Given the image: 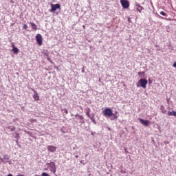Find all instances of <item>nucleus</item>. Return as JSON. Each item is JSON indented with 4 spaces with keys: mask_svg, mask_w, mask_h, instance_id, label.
Wrapping results in <instances>:
<instances>
[{
    "mask_svg": "<svg viewBox=\"0 0 176 176\" xmlns=\"http://www.w3.org/2000/svg\"><path fill=\"white\" fill-rule=\"evenodd\" d=\"M104 116H108L110 118V120H118V111H116L115 113H113L111 109L106 108L104 111Z\"/></svg>",
    "mask_w": 176,
    "mask_h": 176,
    "instance_id": "obj_1",
    "label": "nucleus"
},
{
    "mask_svg": "<svg viewBox=\"0 0 176 176\" xmlns=\"http://www.w3.org/2000/svg\"><path fill=\"white\" fill-rule=\"evenodd\" d=\"M46 165L48 166V167H50V170L52 173L56 174L57 168H56V164L54 162H51L50 163H47Z\"/></svg>",
    "mask_w": 176,
    "mask_h": 176,
    "instance_id": "obj_2",
    "label": "nucleus"
},
{
    "mask_svg": "<svg viewBox=\"0 0 176 176\" xmlns=\"http://www.w3.org/2000/svg\"><path fill=\"white\" fill-rule=\"evenodd\" d=\"M36 41L38 45H39V46H42V43L43 42V38H42V35L41 34H37L36 35Z\"/></svg>",
    "mask_w": 176,
    "mask_h": 176,
    "instance_id": "obj_3",
    "label": "nucleus"
},
{
    "mask_svg": "<svg viewBox=\"0 0 176 176\" xmlns=\"http://www.w3.org/2000/svg\"><path fill=\"white\" fill-rule=\"evenodd\" d=\"M121 5L124 9H128L130 6V3L127 0H120Z\"/></svg>",
    "mask_w": 176,
    "mask_h": 176,
    "instance_id": "obj_4",
    "label": "nucleus"
},
{
    "mask_svg": "<svg viewBox=\"0 0 176 176\" xmlns=\"http://www.w3.org/2000/svg\"><path fill=\"white\" fill-rule=\"evenodd\" d=\"M140 83L141 87L143 89H146V85H148V80H146L145 78H141L140 80Z\"/></svg>",
    "mask_w": 176,
    "mask_h": 176,
    "instance_id": "obj_5",
    "label": "nucleus"
},
{
    "mask_svg": "<svg viewBox=\"0 0 176 176\" xmlns=\"http://www.w3.org/2000/svg\"><path fill=\"white\" fill-rule=\"evenodd\" d=\"M60 8H61L60 4H52L50 12H56L57 9H60Z\"/></svg>",
    "mask_w": 176,
    "mask_h": 176,
    "instance_id": "obj_6",
    "label": "nucleus"
},
{
    "mask_svg": "<svg viewBox=\"0 0 176 176\" xmlns=\"http://www.w3.org/2000/svg\"><path fill=\"white\" fill-rule=\"evenodd\" d=\"M47 151H50V152L54 153L56 152V151H57V147L54 146H47Z\"/></svg>",
    "mask_w": 176,
    "mask_h": 176,
    "instance_id": "obj_7",
    "label": "nucleus"
},
{
    "mask_svg": "<svg viewBox=\"0 0 176 176\" xmlns=\"http://www.w3.org/2000/svg\"><path fill=\"white\" fill-rule=\"evenodd\" d=\"M139 120H140V123H142V124H143V126H149V121L145 120L142 118H140Z\"/></svg>",
    "mask_w": 176,
    "mask_h": 176,
    "instance_id": "obj_8",
    "label": "nucleus"
},
{
    "mask_svg": "<svg viewBox=\"0 0 176 176\" xmlns=\"http://www.w3.org/2000/svg\"><path fill=\"white\" fill-rule=\"evenodd\" d=\"M34 95H33V98L36 100V101H39V95L38 94V92H36V91L34 90Z\"/></svg>",
    "mask_w": 176,
    "mask_h": 176,
    "instance_id": "obj_9",
    "label": "nucleus"
},
{
    "mask_svg": "<svg viewBox=\"0 0 176 176\" xmlns=\"http://www.w3.org/2000/svg\"><path fill=\"white\" fill-rule=\"evenodd\" d=\"M32 30H34V31H36V30H38V28H36V24H35L34 23L30 22V23Z\"/></svg>",
    "mask_w": 176,
    "mask_h": 176,
    "instance_id": "obj_10",
    "label": "nucleus"
},
{
    "mask_svg": "<svg viewBox=\"0 0 176 176\" xmlns=\"http://www.w3.org/2000/svg\"><path fill=\"white\" fill-rule=\"evenodd\" d=\"M6 129L10 130V131H14V130H16V128L13 126H6Z\"/></svg>",
    "mask_w": 176,
    "mask_h": 176,
    "instance_id": "obj_11",
    "label": "nucleus"
},
{
    "mask_svg": "<svg viewBox=\"0 0 176 176\" xmlns=\"http://www.w3.org/2000/svg\"><path fill=\"white\" fill-rule=\"evenodd\" d=\"M168 116H176V111H168Z\"/></svg>",
    "mask_w": 176,
    "mask_h": 176,
    "instance_id": "obj_12",
    "label": "nucleus"
},
{
    "mask_svg": "<svg viewBox=\"0 0 176 176\" xmlns=\"http://www.w3.org/2000/svg\"><path fill=\"white\" fill-rule=\"evenodd\" d=\"M12 52L14 54H17V53H19V48H17L16 47H13Z\"/></svg>",
    "mask_w": 176,
    "mask_h": 176,
    "instance_id": "obj_13",
    "label": "nucleus"
},
{
    "mask_svg": "<svg viewBox=\"0 0 176 176\" xmlns=\"http://www.w3.org/2000/svg\"><path fill=\"white\" fill-rule=\"evenodd\" d=\"M144 10V8H142V6L138 5L137 6V11L140 12V13H141V11Z\"/></svg>",
    "mask_w": 176,
    "mask_h": 176,
    "instance_id": "obj_14",
    "label": "nucleus"
},
{
    "mask_svg": "<svg viewBox=\"0 0 176 176\" xmlns=\"http://www.w3.org/2000/svg\"><path fill=\"white\" fill-rule=\"evenodd\" d=\"M3 159H5V160H9V155H4L3 156Z\"/></svg>",
    "mask_w": 176,
    "mask_h": 176,
    "instance_id": "obj_15",
    "label": "nucleus"
},
{
    "mask_svg": "<svg viewBox=\"0 0 176 176\" xmlns=\"http://www.w3.org/2000/svg\"><path fill=\"white\" fill-rule=\"evenodd\" d=\"M86 115H87V116L88 117V118H91V116H90V111H87V112H86Z\"/></svg>",
    "mask_w": 176,
    "mask_h": 176,
    "instance_id": "obj_16",
    "label": "nucleus"
},
{
    "mask_svg": "<svg viewBox=\"0 0 176 176\" xmlns=\"http://www.w3.org/2000/svg\"><path fill=\"white\" fill-rule=\"evenodd\" d=\"M160 13V14H162V16H167V14H166V12H164L163 11H161Z\"/></svg>",
    "mask_w": 176,
    "mask_h": 176,
    "instance_id": "obj_17",
    "label": "nucleus"
},
{
    "mask_svg": "<svg viewBox=\"0 0 176 176\" xmlns=\"http://www.w3.org/2000/svg\"><path fill=\"white\" fill-rule=\"evenodd\" d=\"M76 116H78V118H79V119H80V120H83V119H84L82 116L76 115Z\"/></svg>",
    "mask_w": 176,
    "mask_h": 176,
    "instance_id": "obj_18",
    "label": "nucleus"
},
{
    "mask_svg": "<svg viewBox=\"0 0 176 176\" xmlns=\"http://www.w3.org/2000/svg\"><path fill=\"white\" fill-rule=\"evenodd\" d=\"M89 119H91V120L93 122V123H96V120L94 119V117H91V118H89Z\"/></svg>",
    "mask_w": 176,
    "mask_h": 176,
    "instance_id": "obj_19",
    "label": "nucleus"
},
{
    "mask_svg": "<svg viewBox=\"0 0 176 176\" xmlns=\"http://www.w3.org/2000/svg\"><path fill=\"white\" fill-rule=\"evenodd\" d=\"M14 138L19 140V138H20V135H19L18 133H15Z\"/></svg>",
    "mask_w": 176,
    "mask_h": 176,
    "instance_id": "obj_20",
    "label": "nucleus"
},
{
    "mask_svg": "<svg viewBox=\"0 0 176 176\" xmlns=\"http://www.w3.org/2000/svg\"><path fill=\"white\" fill-rule=\"evenodd\" d=\"M23 30H27V28H28V25H27L26 24H24L23 26Z\"/></svg>",
    "mask_w": 176,
    "mask_h": 176,
    "instance_id": "obj_21",
    "label": "nucleus"
},
{
    "mask_svg": "<svg viewBox=\"0 0 176 176\" xmlns=\"http://www.w3.org/2000/svg\"><path fill=\"white\" fill-rule=\"evenodd\" d=\"M120 173H122V174H126V170H121Z\"/></svg>",
    "mask_w": 176,
    "mask_h": 176,
    "instance_id": "obj_22",
    "label": "nucleus"
},
{
    "mask_svg": "<svg viewBox=\"0 0 176 176\" xmlns=\"http://www.w3.org/2000/svg\"><path fill=\"white\" fill-rule=\"evenodd\" d=\"M173 67H174V68H176V62H174Z\"/></svg>",
    "mask_w": 176,
    "mask_h": 176,
    "instance_id": "obj_23",
    "label": "nucleus"
},
{
    "mask_svg": "<svg viewBox=\"0 0 176 176\" xmlns=\"http://www.w3.org/2000/svg\"><path fill=\"white\" fill-rule=\"evenodd\" d=\"M142 74H144V72H139V73H138V75H142Z\"/></svg>",
    "mask_w": 176,
    "mask_h": 176,
    "instance_id": "obj_24",
    "label": "nucleus"
},
{
    "mask_svg": "<svg viewBox=\"0 0 176 176\" xmlns=\"http://www.w3.org/2000/svg\"><path fill=\"white\" fill-rule=\"evenodd\" d=\"M65 113H68V110L65 109Z\"/></svg>",
    "mask_w": 176,
    "mask_h": 176,
    "instance_id": "obj_25",
    "label": "nucleus"
},
{
    "mask_svg": "<svg viewBox=\"0 0 176 176\" xmlns=\"http://www.w3.org/2000/svg\"><path fill=\"white\" fill-rule=\"evenodd\" d=\"M7 176H13V175H12V173H10Z\"/></svg>",
    "mask_w": 176,
    "mask_h": 176,
    "instance_id": "obj_26",
    "label": "nucleus"
},
{
    "mask_svg": "<svg viewBox=\"0 0 176 176\" xmlns=\"http://www.w3.org/2000/svg\"><path fill=\"white\" fill-rule=\"evenodd\" d=\"M16 144H19V139H17V140L16 141Z\"/></svg>",
    "mask_w": 176,
    "mask_h": 176,
    "instance_id": "obj_27",
    "label": "nucleus"
},
{
    "mask_svg": "<svg viewBox=\"0 0 176 176\" xmlns=\"http://www.w3.org/2000/svg\"><path fill=\"white\" fill-rule=\"evenodd\" d=\"M79 157V155H76V159H78Z\"/></svg>",
    "mask_w": 176,
    "mask_h": 176,
    "instance_id": "obj_28",
    "label": "nucleus"
},
{
    "mask_svg": "<svg viewBox=\"0 0 176 176\" xmlns=\"http://www.w3.org/2000/svg\"><path fill=\"white\" fill-rule=\"evenodd\" d=\"M164 20H168V19H167V18H164Z\"/></svg>",
    "mask_w": 176,
    "mask_h": 176,
    "instance_id": "obj_29",
    "label": "nucleus"
},
{
    "mask_svg": "<svg viewBox=\"0 0 176 176\" xmlns=\"http://www.w3.org/2000/svg\"><path fill=\"white\" fill-rule=\"evenodd\" d=\"M73 149H75V147H74V148H73Z\"/></svg>",
    "mask_w": 176,
    "mask_h": 176,
    "instance_id": "obj_30",
    "label": "nucleus"
},
{
    "mask_svg": "<svg viewBox=\"0 0 176 176\" xmlns=\"http://www.w3.org/2000/svg\"><path fill=\"white\" fill-rule=\"evenodd\" d=\"M85 156L87 157V155H86Z\"/></svg>",
    "mask_w": 176,
    "mask_h": 176,
    "instance_id": "obj_31",
    "label": "nucleus"
}]
</instances>
